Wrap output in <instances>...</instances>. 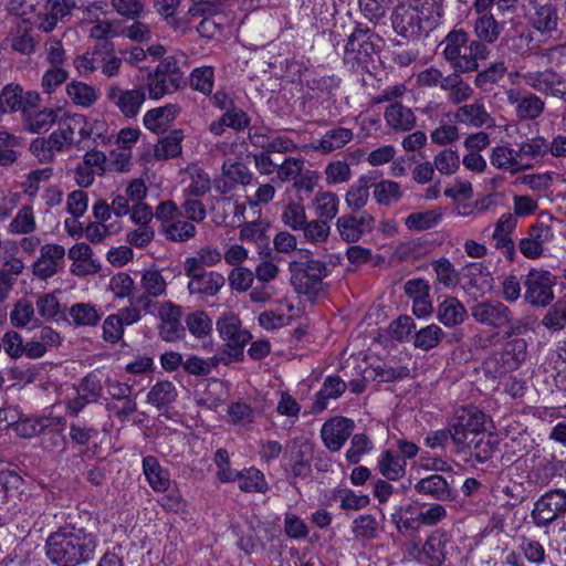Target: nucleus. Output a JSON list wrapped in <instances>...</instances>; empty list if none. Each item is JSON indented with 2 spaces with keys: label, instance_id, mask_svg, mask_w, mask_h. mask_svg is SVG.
Here are the masks:
<instances>
[{
  "label": "nucleus",
  "instance_id": "obj_54",
  "mask_svg": "<svg viewBox=\"0 0 566 566\" xmlns=\"http://www.w3.org/2000/svg\"><path fill=\"white\" fill-rule=\"evenodd\" d=\"M373 196L378 205L388 207L401 199L402 191L398 182L386 179L374 185Z\"/></svg>",
  "mask_w": 566,
  "mask_h": 566
},
{
  "label": "nucleus",
  "instance_id": "obj_2",
  "mask_svg": "<svg viewBox=\"0 0 566 566\" xmlns=\"http://www.w3.org/2000/svg\"><path fill=\"white\" fill-rule=\"evenodd\" d=\"M443 14L442 0H403L391 13L395 32L415 38L436 28Z\"/></svg>",
  "mask_w": 566,
  "mask_h": 566
},
{
  "label": "nucleus",
  "instance_id": "obj_37",
  "mask_svg": "<svg viewBox=\"0 0 566 566\" xmlns=\"http://www.w3.org/2000/svg\"><path fill=\"white\" fill-rule=\"evenodd\" d=\"M294 305L287 300L279 303V310H266L259 315V324L268 331H274L289 325L292 322Z\"/></svg>",
  "mask_w": 566,
  "mask_h": 566
},
{
  "label": "nucleus",
  "instance_id": "obj_62",
  "mask_svg": "<svg viewBox=\"0 0 566 566\" xmlns=\"http://www.w3.org/2000/svg\"><path fill=\"white\" fill-rule=\"evenodd\" d=\"M281 220L287 228L294 231L301 230L307 221L305 207L300 202H289L283 207Z\"/></svg>",
  "mask_w": 566,
  "mask_h": 566
},
{
  "label": "nucleus",
  "instance_id": "obj_52",
  "mask_svg": "<svg viewBox=\"0 0 566 566\" xmlns=\"http://www.w3.org/2000/svg\"><path fill=\"white\" fill-rule=\"evenodd\" d=\"M237 481L239 482V489L242 492L264 493L268 490V482L264 474L253 467L238 471Z\"/></svg>",
  "mask_w": 566,
  "mask_h": 566
},
{
  "label": "nucleus",
  "instance_id": "obj_49",
  "mask_svg": "<svg viewBox=\"0 0 566 566\" xmlns=\"http://www.w3.org/2000/svg\"><path fill=\"white\" fill-rule=\"evenodd\" d=\"M407 462L390 450L382 452L378 460V468L382 476L397 481L406 473Z\"/></svg>",
  "mask_w": 566,
  "mask_h": 566
},
{
  "label": "nucleus",
  "instance_id": "obj_17",
  "mask_svg": "<svg viewBox=\"0 0 566 566\" xmlns=\"http://www.w3.org/2000/svg\"><path fill=\"white\" fill-rule=\"evenodd\" d=\"M505 95L509 104L515 107V115L520 120H534L544 113L545 101L535 93L509 88Z\"/></svg>",
  "mask_w": 566,
  "mask_h": 566
},
{
  "label": "nucleus",
  "instance_id": "obj_51",
  "mask_svg": "<svg viewBox=\"0 0 566 566\" xmlns=\"http://www.w3.org/2000/svg\"><path fill=\"white\" fill-rule=\"evenodd\" d=\"M177 398V389L171 381L163 380L156 382L147 392L146 400L157 409L171 405Z\"/></svg>",
  "mask_w": 566,
  "mask_h": 566
},
{
  "label": "nucleus",
  "instance_id": "obj_40",
  "mask_svg": "<svg viewBox=\"0 0 566 566\" xmlns=\"http://www.w3.org/2000/svg\"><path fill=\"white\" fill-rule=\"evenodd\" d=\"M312 209L317 219L329 222L338 213L339 198L329 190H319L312 201Z\"/></svg>",
  "mask_w": 566,
  "mask_h": 566
},
{
  "label": "nucleus",
  "instance_id": "obj_12",
  "mask_svg": "<svg viewBox=\"0 0 566 566\" xmlns=\"http://www.w3.org/2000/svg\"><path fill=\"white\" fill-rule=\"evenodd\" d=\"M493 4L491 0H475L473 3V11L476 15L473 22L475 41L482 42L486 46L496 42L504 30V23L497 22L491 13Z\"/></svg>",
  "mask_w": 566,
  "mask_h": 566
},
{
  "label": "nucleus",
  "instance_id": "obj_7",
  "mask_svg": "<svg viewBox=\"0 0 566 566\" xmlns=\"http://www.w3.org/2000/svg\"><path fill=\"white\" fill-rule=\"evenodd\" d=\"M527 355V343L524 338L507 340L502 350L494 352L483 363V369L494 378L502 377L520 368Z\"/></svg>",
  "mask_w": 566,
  "mask_h": 566
},
{
  "label": "nucleus",
  "instance_id": "obj_21",
  "mask_svg": "<svg viewBox=\"0 0 566 566\" xmlns=\"http://www.w3.org/2000/svg\"><path fill=\"white\" fill-rule=\"evenodd\" d=\"M184 272L190 279L187 285L190 294L212 297L220 292L226 283L224 276L217 271H191L184 269Z\"/></svg>",
  "mask_w": 566,
  "mask_h": 566
},
{
  "label": "nucleus",
  "instance_id": "obj_64",
  "mask_svg": "<svg viewBox=\"0 0 566 566\" xmlns=\"http://www.w3.org/2000/svg\"><path fill=\"white\" fill-rule=\"evenodd\" d=\"M432 164L441 175L450 176L458 171L460 157L458 151L451 148H444L433 157Z\"/></svg>",
  "mask_w": 566,
  "mask_h": 566
},
{
  "label": "nucleus",
  "instance_id": "obj_24",
  "mask_svg": "<svg viewBox=\"0 0 566 566\" xmlns=\"http://www.w3.org/2000/svg\"><path fill=\"white\" fill-rule=\"evenodd\" d=\"M81 145L92 142L96 145H104L111 140L108 125L101 114H78Z\"/></svg>",
  "mask_w": 566,
  "mask_h": 566
},
{
  "label": "nucleus",
  "instance_id": "obj_20",
  "mask_svg": "<svg viewBox=\"0 0 566 566\" xmlns=\"http://www.w3.org/2000/svg\"><path fill=\"white\" fill-rule=\"evenodd\" d=\"M65 249L56 243L41 247L40 254L33 263V274L41 280L52 277L64 268Z\"/></svg>",
  "mask_w": 566,
  "mask_h": 566
},
{
  "label": "nucleus",
  "instance_id": "obj_14",
  "mask_svg": "<svg viewBox=\"0 0 566 566\" xmlns=\"http://www.w3.org/2000/svg\"><path fill=\"white\" fill-rule=\"evenodd\" d=\"M485 413L475 407H465L457 412L450 428L452 441L465 442L469 437L485 431Z\"/></svg>",
  "mask_w": 566,
  "mask_h": 566
},
{
  "label": "nucleus",
  "instance_id": "obj_45",
  "mask_svg": "<svg viewBox=\"0 0 566 566\" xmlns=\"http://www.w3.org/2000/svg\"><path fill=\"white\" fill-rule=\"evenodd\" d=\"M385 120L395 130H410L416 124V116L411 108L395 102L385 111Z\"/></svg>",
  "mask_w": 566,
  "mask_h": 566
},
{
  "label": "nucleus",
  "instance_id": "obj_56",
  "mask_svg": "<svg viewBox=\"0 0 566 566\" xmlns=\"http://www.w3.org/2000/svg\"><path fill=\"white\" fill-rule=\"evenodd\" d=\"M446 333L437 324L420 328L413 336V346L421 350H430L439 345Z\"/></svg>",
  "mask_w": 566,
  "mask_h": 566
},
{
  "label": "nucleus",
  "instance_id": "obj_15",
  "mask_svg": "<svg viewBox=\"0 0 566 566\" xmlns=\"http://www.w3.org/2000/svg\"><path fill=\"white\" fill-rule=\"evenodd\" d=\"M335 227L343 241L356 243L374 230L375 218L367 211L359 214H343L337 218Z\"/></svg>",
  "mask_w": 566,
  "mask_h": 566
},
{
  "label": "nucleus",
  "instance_id": "obj_43",
  "mask_svg": "<svg viewBox=\"0 0 566 566\" xmlns=\"http://www.w3.org/2000/svg\"><path fill=\"white\" fill-rule=\"evenodd\" d=\"M185 134L182 129H174L161 137L154 147V157L157 160H167L176 158L182 153V140Z\"/></svg>",
  "mask_w": 566,
  "mask_h": 566
},
{
  "label": "nucleus",
  "instance_id": "obj_44",
  "mask_svg": "<svg viewBox=\"0 0 566 566\" xmlns=\"http://www.w3.org/2000/svg\"><path fill=\"white\" fill-rule=\"evenodd\" d=\"M530 21L537 31L547 33L556 30L558 14L551 3H533V12H530Z\"/></svg>",
  "mask_w": 566,
  "mask_h": 566
},
{
  "label": "nucleus",
  "instance_id": "obj_35",
  "mask_svg": "<svg viewBox=\"0 0 566 566\" xmlns=\"http://www.w3.org/2000/svg\"><path fill=\"white\" fill-rule=\"evenodd\" d=\"M454 118L459 123L475 128L493 125V118L486 111L485 105L481 99H476L471 104L460 106L454 113Z\"/></svg>",
  "mask_w": 566,
  "mask_h": 566
},
{
  "label": "nucleus",
  "instance_id": "obj_39",
  "mask_svg": "<svg viewBox=\"0 0 566 566\" xmlns=\"http://www.w3.org/2000/svg\"><path fill=\"white\" fill-rule=\"evenodd\" d=\"M450 545L446 533L433 532L426 541L422 552L429 566H442L447 559Z\"/></svg>",
  "mask_w": 566,
  "mask_h": 566
},
{
  "label": "nucleus",
  "instance_id": "obj_5",
  "mask_svg": "<svg viewBox=\"0 0 566 566\" xmlns=\"http://www.w3.org/2000/svg\"><path fill=\"white\" fill-rule=\"evenodd\" d=\"M471 317L483 326L504 329L507 337L520 335L527 324L524 319H514L512 311L496 300H483L470 307Z\"/></svg>",
  "mask_w": 566,
  "mask_h": 566
},
{
  "label": "nucleus",
  "instance_id": "obj_41",
  "mask_svg": "<svg viewBox=\"0 0 566 566\" xmlns=\"http://www.w3.org/2000/svg\"><path fill=\"white\" fill-rule=\"evenodd\" d=\"M222 261V251L213 245H203L199 248L195 255L188 256L184 261V269L191 271H206L205 268H211Z\"/></svg>",
  "mask_w": 566,
  "mask_h": 566
},
{
  "label": "nucleus",
  "instance_id": "obj_60",
  "mask_svg": "<svg viewBox=\"0 0 566 566\" xmlns=\"http://www.w3.org/2000/svg\"><path fill=\"white\" fill-rule=\"evenodd\" d=\"M324 175L328 186H336L350 180L352 169L346 160L336 159L325 166Z\"/></svg>",
  "mask_w": 566,
  "mask_h": 566
},
{
  "label": "nucleus",
  "instance_id": "obj_48",
  "mask_svg": "<svg viewBox=\"0 0 566 566\" xmlns=\"http://www.w3.org/2000/svg\"><path fill=\"white\" fill-rule=\"evenodd\" d=\"M66 94L76 106L91 107L99 97L98 91L86 83L73 81L66 85Z\"/></svg>",
  "mask_w": 566,
  "mask_h": 566
},
{
  "label": "nucleus",
  "instance_id": "obj_36",
  "mask_svg": "<svg viewBox=\"0 0 566 566\" xmlns=\"http://www.w3.org/2000/svg\"><path fill=\"white\" fill-rule=\"evenodd\" d=\"M346 389V381L338 375L327 376L315 396L313 412H322L325 410L328 407L329 401L339 398Z\"/></svg>",
  "mask_w": 566,
  "mask_h": 566
},
{
  "label": "nucleus",
  "instance_id": "obj_33",
  "mask_svg": "<svg viewBox=\"0 0 566 566\" xmlns=\"http://www.w3.org/2000/svg\"><path fill=\"white\" fill-rule=\"evenodd\" d=\"M60 109L43 108L30 109L23 107L22 124L25 130L32 134L46 133L57 120Z\"/></svg>",
  "mask_w": 566,
  "mask_h": 566
},
{
  "label": "nucleus",
  "instance_id": "obj_6",
  "mask_svg": "<svg viewBox=\"0 0 566 566\" xmlns=\"http://www.w3.org/2000/svg\"><path fill=\"white\" fill-rule=\"evenodd\" d=\"M156 219L160 222V233L171 242L182 243L195 238V223L184 220L180 208L171 200L161 201L155 210Z\"/></svg>",
  "mask_w": 566,
  "mask_h": 566
},
{
  "label": "nucleus",
  "instance_id": "obj_1",
  "mask_svg": "<svg viewBox=\"0 0 566 566\" xmlns=\"http://www.w3.org/2000/svg\"><path fill=\"white\" fill-rule=\"evenodd\" d=\"M92 521L88 511L78 510L76 515H69V522L51 533L45 541V555L57 566H77L94 558L97 547V537L86 527L80 526L75 520ZM94 525L98 523L94 518Z\"/></svg>",
  "mask_w": 566,
  "mask_h": 566
},
{
  "label": "nucleus",
  "instance_id": "obj_50",
  "mask_svg": "<svg viewBox=\"0 0 566 566\" xmlns=\"http://www.w3.org/2000/svg\"><path fill=\"white\" fill-rule=\"evenodd\" d=\"M30 153L36 158L39 164H51L55 159L56 153H64L59 147L50 134L48 137H36L30 144Z\"/></svg>",
  "mask_w": 566,
  "mask_h": 566
},
{
  "label": "nucleus",
  "instance_id": "obj_13",
  "mask_svg": "<svg viewBox=\"0 0 566 566\" xmlns=\"http://www.w3.org/2000/svg\"><path fill=\"white\" fill-rule=\"evenodd\" d=\"M524 83L535 92L566 103V78L554 69L528 71L522 75Z\"/></svg>",
  "mask_w": 566,
  "mask_h": 566
},
{
  "label": "nucleus",
  "instance_id": "obj_29",
  "mask_svg": "<svg viewBox=\"0 0 566 566\" xmlns=\"http://www.w3.org/2000/svg\"><path fill=\"white\" fill-rule=\"evenodd\" d=\"M415 490L420 495L440 502H447L454 499L451 483L444 476L437 473L420 479L415 484Z\"/></svg>",
  "mask_w": 566,
  "mask_h": 566
},
{
  "label": "nucleus",
  "instance_id": "obj_61",
  "mask_svg": "<svg viewBox=\"0 0 566 566\" xmlns=\"http://www.w3.org/2000/svg\"><path fill=\"white\" fill-rule=\"evenodd\" d=\"M441 218V213L436 210L415 212L405 219V226L410 231H424L436 227Z\"/></svg>",
  "mask_w": 566,
  "mask_h": 566
},
{
  "label": "nucleus",
  "instance_id": "obj_8",
  "mask_svg": "<svg viewBox=\"0 0 566 566\" xmlns=\"http://www.w3.org/2000/svg\"><path fill=\"white\" fill-rule=\"evenodd\" d=\"M553 220V216L549 214L548 222L535 221L528 226L525 235L517 242V249L524 258L538 260L546 256L547 245L555 239Z\"/></svg>",
  "mask_w": 566,
  "mask_h": 566
},
{
  "label": "nucleus",
  "instance_id": "obj_32",
  "mask_svg": "<svg viewBox=\"0 0 566 566\" xmlns=\"http://www.w3.org/2000/svg\"><path fill=\"white\" fill-rule=\"evenodd\" d=\"M437 319L447 328L462 325L468 318L464 304L455 296L444 297L436 310Z\"/></svg>",
  "mask_w": 566,
  "mask_h": 566
},
{
  "label": "nucleus",
  "instance_id": "obj_22",
  "mask_svg": "<svg viewBox=\"0 0 566 566\" xmlns=\"http://www.w3.org/2000/svg\"><path fill=\"white\" fill-rule=\"evenodd\" d=\"M371 38L369 29H355L345 45L344 61L352 64L366 63L375 50Z\"/></svg>",
  "mask_w": 566,
  "mask_h": 566
},
{
  "label": "nucleus",
  "instance_id": "obj_18",
  "mask_svg": "<svg viewBox=\"0 0 566 566\" xmlns=\"http://www.w3.org/2000/svg\"><path fill=\"white\" fill-rule=\"evenodd\" d=\"M355 422L346 417L336 416L326 420L321 428L324 446L332 452L339 451L352 436Z\"/></svg>",
  "mask_w": 566,
  "mask_h": 566
},
{
  "label": "nucleus",
  "instance_id": "obj_38",
  "mask_svg": "<svg viewBox=\"0 0 566 566\" xmlns=\"http://www.w3.org/2000/svg\"><path fill=\"white\" fill-rule=\"evenodd\" d=\"M187 60L188 56L184 52L177 51L163 59L155 71L170 78L171 84L184 87L186 82L181 69L187 65Z\"/></svg>",
  "mask_w": 566,
  "mask_h": 566
},
{
  "label": "nucleus",
  "instance_id": "obj_42",
  "mask_svg": "<svg viewBox=\"0 0 566 566\" xmlns=\"http://www.w3.org/2000/svg\"><path fill=\"white\" fill-rule=\"evenodd\" d=\"M144 474L155 492H166L170 485L169 472L153 455L143 459Z\"/></svg>",
  "mask_w": 566,
  "mask_h": 566
},
{
  "label": "nucleus",
  "instance_id": "obj_28",
  "mask_svg": "<svg viewBox=\"0 0 566 566\" xmlns=\"http://www.w3.org/2000/svg\"><path fill=\"white\" fill-rule=\"evenodd\" d=\"M490 163L494 168L513 175L532 168V163L522 161L517 149L509 145L493 147L490 153Z\"/></svg>",
  "mask_w": 566,
  "mask_h": 566
},
{
  "label": "nucleus",
  "instance_id": "obj_26",
  "mask_svg": "<svg viewBox=\"0 0 566 566\" xmlns=\"http://www.w3.org/2000/svg\"><path fill=\"white\" fill-rule=\"evenodd\" d=\"M72 261L70 271L75 276H86L101 270L99 261L93 256V250L85 242L74 244L67 252Z\"/></svg>",
  "mask_w": 566,
  "mask_h": 566
},
{
  "label": "nucleus",
  "instance_id": "obj_57",
  "mask_svg": "<svg viewBox=\"0 0 566 566\" xmlns=\"http://www.w3.org/2000/svg\"><path fill=\"white\" fill-rule=\"evenodd\" d=\"M189 84L193 91L203 95H210L214 85V70L212 66L203 65L191 71Z\"/></svg>",
  "mask_w": 566,
  "mask_h": 566
},
{
  "label": "nucleus",
  "instance_id": "obj_46",
  "mask_svg": "<svg viewBox=\"0 0 566 566\" xmlns=\"http://www.w3.org/2000/svg\"><path fill=\"white\" fill-rule=\"evenodd\" d=\"M442 91L448 93V101L452 104H461L473 96V88L462 80L459 72L446 76Z\"/></svg>",
  "mask_w": 566,
  "mask_h": 566
},
{
  "label": "nucleus",
  "instance_id": "obj_30",
  "mask_svg": "<svg viewBox=\"0 0 566 566\" xmlns=\"http://www.w3.org/2000/svg\"><path fill=\"white\" fill-rule=\"evenodd\" d=\"M354 138V132L350 128L336 126L326 130L321 138L311 144V148L323 155L331 154L342 149Z\"/></svg>",
  "mask_w": 566,
  "mask_h": 566
},
{
  "label": "nucleus",
  "instance_id": "obj_23",
  "mask_svg": "<svg viewBox=\"0 0 566 566\" xmlns=\"http://www.w3.org/2000/svg\"><path fill=\"white\" fill-rule=\"evenodd\" d=\"M78 114H65L63 117H57V128L51 135L57 143L59 147L64 151L73 148L81 150L85 145H81L80 139V123H77Z\"/></svg>",
  "mask_w": 566,
  "mask_h": 566
},
{
  "label": "nucleus",
  "instance_id": "obj_53",
  "mask_svg": "<svg viewBox=\"0 0 566 566\" xmlns=\"http://www.w3.org/2000/svg\"><path fill=\"white\" fill-rule=\"evenodd\" d=\"M181 87L171 84L170 78L157 73L155 70L147 76L146 90L149 98L154 101H159L165 95L172 94Z\"/></svg>",
  "mask_w": 566,
  "mask_h": 566
},
{
  "label": "nucleus",
  "instance_id": "obj_11",
  "mask_svg": "<svg viewBox=\"0 0 566 566\" xmlns=\"http://www.w3.org/2000/svg\"><path fill=\"white\" fill-rule=\"evenodd\" d=\"M565 514L566 491L554 489L545 492L535 501L531 517L537 527H546Z\"/></svg>",
  "mask_w": 566,
  "mask_h": 566
},
{
  "label": "nucleus",
  "instance_id": "obj_31",
  "mask_svg": "<svg viewBox=\"0 0 566 566\" xmlns=\"http://www.w3.org/2000/svg\"><path fill=\"white\" fill-rule=\"evenodd\" d=\"M139 285L144 291V295L138 298V303H140L145 310L150 306L151 302L149 301V297H161L167 295V281L161 271L157 269L143 271Z\"/></svg>",
  "mask_w": 566,
  "mask_h": 566
},
{
  "label": "nucleus",
  "instance_id": "obj_25",
  "mask_svg": "<svg viewBox=\"0 0 566 566\" xmlns=\"http://www.w3.org/2000/svg\"><path fill=\"white\" fill-rule=\"evenodd\" d=\"M158 315L160 319L159 334L164 340L175 342L184 335L180 306L165 302L160 305Z\"/></svg>",
  "mask_w": 566,
  "mask_h": 566
},
{
  "label": "nucleus",
  "instance_id": "obj_55",
  "mask_svg": "<svg viewBox=\"0 0 566 566\" xmlns=\"http://www.w3.org/2000/svg\"><path fill=\"white\" fill-rule=\"evenodd\" d=\"M369 200V188L365 177L358 178L346 191L345 203L352 211L361 210Z\"/></svg>",
  "mask_w": 566,
  "mask_h": 566
},
{
  "label": "nucleus",
  "instance_id": "obj_3",
  "mask_svg": "<svg viewBox=\"0 0 566 566\" xmlns=\"http://www.w3.org/2000/svg\"><path fill=\"white\" fill-rule=\"evenodd\" d=\"M440 46L444 60L459 73L476 71L479 60H486L490 55V49L482 42L470 40L464 30L450 31Z\"/></svg>",
  "mask_w": 566,
  "mask_h": 566
},
{
  "label": "nucleus",
  "instance_id": "obj_4",
  "mask_svg": "<svg viewBox=\"0 0 566 566\" xmlns=\"http://www.w3.org/2000/svg\"><path fill=\"white\" fill-rule=\"evenodd\" d=\"M291 283L296 293L315 300L324 294V279L328 275V269L324 261L313 259L308 249H298V258L289 262Z\"/></svg>",
  "mask_w": 566,
  "mask_h": 566
},
{
  "label": "nucleus",
  "instance_id": "obj_16",
  "mask_svg": "<svg viewBox=\"0 0 566 566\" xmlns=\"http://www.w3.org/2000/svg\"><path fill=\"white\" fill-rule=\"evenodd\" d=\"M252 179V171L242 161L227 158L221 166V176L216 179V190L226 195L238 186L251 184Z\"/></svg>",
  "mask_w": 566,
  "mask_h": 566
},
{
  "label": "nucleus",
  "instance_id": "obj_19",
  "mask_svg": "<svg viewBox=\"0 0 566 566\" xmlns=\"http://www.w3.org/2000/svg\"><path fill=\"white\" fill-rule=\"evenodd\" d=\"M106 97L125 117L134 118L146 101V93L143 87L124 90L118 85H112L106 92Z\"/></svg>",
  "mask_w": 566,
  "mask_h": 566
},
{
  "label": "nucleus",
  "instance_id": "obj_34",
  "mask_svg": "<svg viewBox=\"0 0 566 566\" xmlns=\"http://www.w3.org/2000/svg\"><path fill=\"white\" fill-rule=\"evenodd\" d=\"M458 447L467 449L468 452L478 461L484 462L489 460L496 450V441L492 433L486 431L476 436L469 437L465 442H455Z\"/></svg>",
  "mask_w": 566,
  "mask_h": 566
},
{
  "label": "nucleus",
  "instance_id": "obj_27",
  "mask_svg": "<svg viewBox=\"0 0 566 566\" xmlns=\"http://www.w3.org/2000/svg\"><path fill=\"white\" fill-rule=\"evenodd\" d=\"M178 104H166L147 111L143 117L146 129L154 134H164L180 114Z\"/></svg>",
  "mask_w": 566,
  "mask_h": 566
},
{
  "label": "nucleus",
  "instance_id": "obj_47",
  "mask_svg": "<svg viewBox=\"0 0 566 566\" xmlns=\"http://www.w3.org/2000/svg\"><path fill=\"white\" fill-rule=\"evenodd\" d=\"M186 175L188 176L187 186L184 189L185 196L188 197H200L206 195L211 187L209 175L197 165H189L186 168Z\"/></svg>",
  "mask_w": 566,
  "mask_h": 566
},
{
  "label": "nucleus",
  "instance_id": "obj_58",
  "mask_svg": "<svg viewBox=\"0 0 566 566\" xmlns=\"http://www.w3.org/2000/svg\"><path fill=\"white\" fill-rule=\"evenodd\" d=\"M69 314L76 326H95L101 321V314L91 303H75Z\"/></svg>",
  "mask_w": 566,
  "mask_h": 566
},
{
  "label": "nucleus",
  "instance_id": "obj_9",
  "mask_svg": "<svg viewBox=\"0 0 566 566\" xmlns=\"http://www.w3.org/2000/svg\"><path fill=\"white\" fill-rule=\"evenodd\" d=\"M217 329L226 342L224 354L230 360H239L243 357V349L252 338V335L241 326V321L233 314H226L218 318Z\"/></svg>",
  "mask_w": 566,
  "mask_h": 566
},
{
  "label": "nucleus",
  "instance_id": "obj_59",
  "mask_svg": "<svg viewBox=\"0 0 566 566\" xmlns=\"http://www.w3.org/2000/svg\"><path fill=\"white\" fill-rule=\"evenodd\" d=\"M301 230L303 231L305 240L311 244L325 243L331 234L329 222L317 218L311 221H306Z\"/></svg>",
  "mask_w": 566,
  "mask_h": 566
},
{
  "label": "nucleus",
  "instance_id": "obj_10",
  "mask_svg": "<svg viewBox=\"0 0 566 566\" xmlns=\"http://www.w3.org/2000/svg\"><path fill=\"white\" fill-rule=\"evenodd\" d=\"M555 276L544 269H531L525 276L524 300L532 306L544 307L554 298Z\"/></svg>",
  "mask_w": 566,
  "mask_h": 566
},
{
  "label": "nucleus",
  "instance_id": "obj_63",
  "mask_svg": "<svg viewBox=\"0 0 566 566\" xmlns=\"http://www.w3.org/2000/svg\"><path fill=\"white\" fill-rule=\"evenodd\" d=\"M35 306L38 314L45 321H57L62 317L60 302L53 293L39 295Z\"/></svg>",
  "mask_w": 566,
  "mask_h": 566
}]
</instances>
